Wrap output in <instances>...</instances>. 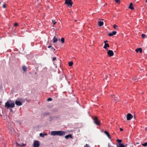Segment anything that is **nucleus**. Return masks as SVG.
<instances>
[{
	"label": "nucleus",
	"mask_w": 147,
	"mask_h": 147,
	"mask_svg": "<svg viewBox=\"0 0 147 147\" xmlns=\"http://www.w3.org/2000/svg\"><path fill=\"white\" fill-rule=\"evenodd\" d=\"M20 100L22 101L23 102H24V101H24V100H21V99H20Z\"/></svg>",
	"instance_id": "obj_39"
},
{
	"label": "nucleus",
	"mask_w": 147,
	"mask_h": 147,
	"mask_svg": "<svg viewBox=\"0 0 147 147\" xmlns=\"http://www.w3.org/2000/svg\"><path fill=\"white\" fill-rule=\"evenodd\" d=\"M104 23L102 21H99L98 22V26L100 27L102 26L103 25Z\"/></svg>",
	"instance_id": "obj_16"
},
{
	"label": "nucleus",
	"mask_w": 147,
	"mask_h": 147,
	"mask_svg": "<svg viewBox=\"0 0 147 147\" xmlns=\"http://www.w3.org/2000/svg\"><path fill=\"white\" fill-rule=\"evenodd\" d=\"M26 145V144H24L23 143H22L21 144H20L19 145V146H25Z\"/></svg>",
	"instance_id": "obj_25"
},
{
	"label": "nucleus",
	"mask_w": 147,
	"mask_h": 147,
	"mask_svg": "<svg viewBox=\"0 0 147 147\" xmlns=\"http://www.w3.org/2000/svg\"><path fill=\"white\" fill-rule=\"evenodd\" d=\"M142 145L144 146H147V142L145 143L144 144H142Z\"/></svg>",
	"instance_id": "obj_28"
},
{
	"label": "nucleus",
	"mask_w": 147,
	"mask_h": 147,
	"mask_svg": "<svg viewBox=\"0 0 147 147\" xmlns=\"http://www.w3.org/2000/svg\"><path fill=\"white\" fill-rule=\"evenodd\" d=\"M51 134L53 136H58V131H52L51 132Z\"/></svg>",
	"instance_id": "obj_9"
},
{
	"label": "nucleus",
	"mask_w": 147,
	"mask_h": 147,
	"mask_svg": "<svg viewBox=\"0 0 147 147\" xmlns=\"http://www.w3.org/2000/svg\"><path fill=\"white\" fill-rule=\"evenodd\" d=\"M73 64V63L72 61H70L69 62L68 64L69 66H72Z\"/></svg>",
	"instance_id": "obj_21"
},
{
	"label": "nucleus",
	"mask_w": 147,
	"mask_h": 147,
	"mask_svg": "<svg viewBox=\"0 0 147 147\" xmlns=\"http://www.w3.org/2000/svg\"><path fill=\"white\" fill-rule=\"evenodd\" d=\"M120 0H115V1L117 3H118L119 2Z\"/></svg>",
	"instance_id": "obj_34"
},
{
	"label": "nucleus",
	"mask_w": 147,
	"mask_h": 147,
	"mask_svg": "<svg viewBox=\"0 0 147 147\" xmlns=\"http://www.w3.org/2000/svg\"><path fill=\"white\" fill-rule=\"evenodd\" d=\"M3 8H5L6 7V6L5 4H4L3 5Z\"/></svg>",
	"instance_id": "obj_32"
},
{
	"label": "nucleus",
	"mask_w": 147,
	"mask_h": 147,
	"mask_svg": "<svg viewBox=\"0 0 147 147\" xmlns=\"http://www.w3.org/2000/svg\"><path fill=\"white\" fill-rule=\"evenodd\" d=\"M65 138L66 139H68L69 138H72V136L71 134L67 135L65 136Z\"/></svg>",
	"instance_id": "obj_19"
},
{
	"label": "nucleus",
	"mask_w": 147,
	"mask_h": 147,
	"mask_svg": "<svg viewBox=\"0 0 147 147\" xmlns=\"http://www.w3.org/2000/svg\"><path fill=\"white\" fill-rule=\"evenodd\" d=\"M116 33L117 32L116 31H113L111 33H109L108 34V35L110 36H111L116 34Z\"/></svg>",
	"instance_id": "obj_11"
},
{
	"label": "nucleus",
	"mask_w": 147,
	"mask_h": 147,
	"mask_svg": "<svg viewBox=\"0 0 147 147\" xmlns=\"http://www.w3.org/2000/svg\"><path fill=\"white\" fill-rule=\"evenodd\" d=\"M84 147H90V146L88 144H86L84 145Z\"/></svg>",
	"instance_id": "obj_29"
},
{
	"label": "nucleus",
	"mask_w": 147,
	"mask_h": 147,
	"mask_svg": "<svg viewBox=\"0 0 147 147\" xmlns=\"http://www.w3.org/2000/svg\"><path fill=\"white\" fill-rule=\"evenodd\" d=\"M133 117V116L130 113H128L127 115V120H130Z\"/></svg>",
	"instance_id": "obj_7"
},
{
	"label": "nucleus",
	"mask_w": 147,
	"mask_h": 147,
	"mask_svg": "<svg viewBox=\"0 0 147 147\" xmlns=\"http://www.w3.org/2000/svg\"><path fill=\"white\" fill-rule=\"evenodd\" d=\"M120 131H122L123 130V129L121 128H120Z\"/></svg>",
	"instance_id": "obj_37"
},
{
	"label": "nucleus",
	"mask_w": 147,
	"mask_h": 147,
	"mask_svg": "<svg viewBox=\"0 0 147 147\" xmlns=\"http://www.w3.org/2000/svg\"><path fill=\"white\" fill-rule=\"evenodd\" d=\"M47 134L45 133L43 134L41 133L40 134V136L42 137H44L45 136H47Z\"/></svg>",
	"instance_id": "obj_20"
},
{
	"label": "nucleus",
	"mask_w": 147,
	"mask_h": 147,
	"mask_svg": "<svg viewBox=\"0 0 147 147\" xmlns=\"http://www.w3.org/2000/svg\"><path fill=\"white\" fill-rule=\"evenodd\" d=\"M108 42V41H107V40H106V41H104V42L105 43H106V42Z\"/></svg>",
	"instance_id": "obj_36"
},
{
	"label": "nucleus",
	"mask_w": 147,
	"mask_h": 147,
	"mask_svg": "<svg viewBox=\"0 0 147 147\" xmlns=\"http://www.w3.org/2000/svg\"><path fill=\"white\" fill-rule=\"evenodd\" d=\"M139 144V143H136V144Z\"/></svg>",
	"instance_id": "obj_41"
},
{
	"label": "nucleus",
	"mask_w": 147,
	"mask_h": 147,
	"mask_svg": "<svg viewBox=\"0 0 147 147\" xmlns=\"http://www.w3.org/2000/svg\"><path fill=\"white\" fill-rule=\"evenodd\" d=\"M129 8L133 10L134 9V7L132 5V3H131L129 7Z\"/></svg>",
	"instance_id": "obj_15"
},
{
	"label": "nucleus",
	"mask_w": 147,
	"mask_h": 147,
	"mask_svg": "<svg viewBox=\"0 0 147 147\" xmlns=\"http://www.w3.org/2000/svg\"><path fill=\"white\" fill-rule=\"evenodd\" d=\"M18 24L17 23H16L14 24V26H15L16 27L18 26Z\"/></svg>",
	"instance_id": "obj_33"
},
{
	"label": "nucleus",
	"mask_w": 147,
	"mask_h": 147,
	"mask_svg": "<svg viewBox=\"0 0 147 147\" xmlns=\"http://www.w3.org/2000/svg\"><path fill=\"white\" fill-rule=\"evenodd\" d=\"M16 104L18 106H20L22 105V102L16 100L15 101Z\"/></svg>",
	"instance_id": "obj_8"
},
{
	"label": "nucleus",
	"mask_w": 147,
	"mask_h": 147,
	"mask_svg": "<svg viewBox=\"0 0 147 147\" xmlns=\"http://www.w3.org/2000/svg\"><path fill=\"white\" fill-rule=\"evenodd\" d=\"M40 144L39 141H35L34 143V147H39Z\"/></svg>",
	"instance_id": "obj_6"
},
{
	"label": "nucleus",
	"mask_w": 147,
	"mask_h": 147,
	"mask_svg": "<svg viewBox=\"0 0 147 147\" xmlns=\"http://www.w3.org/2000/svg\"><path fill=\"white\" fill-rule=\"evenodd\" d=\"M56 59V58L55 57H53V60L54 61Z\"/></svg>",
	"instance_id": "obj_35"
},
{
	"label": "nucleus",
	"mask_w": 147,
	"mask_h": 147,
	"mask_svg": "<svg viewBox=\"0 0 147 147\" xmlns=\"http://www.w3.org/2000/svg\"><path fill=\"white\" fill-rule=\"evenodd\" d=\"M5 106L7 109L10 107L13 108L15 106V103L13 102H7L5 103Z\"/></svg>",
	"instance_id": "obj_1"
},
{
	"label": "nucleus",
	"mask_w": 147,
	"mask_h": 147,
	"mask_svg": "<svg viewBox=\"0 0 147 147\" xmlns=\"http://www.w3.org/2000/svg\"><path fill=\"white\" fill-rule=\"evenodd\" d=\"M146 2L147 3V0H146Z\"/></svg>",
	"instance_id": "obj_40"
},
{
	"label": "nucleus",
	"mask_w": 147,
	"mask_h": 147,
	"mask_svg": "<svg viewBox=\"0 0 147 147\" xmlns=\"http://www.w3.org/2000/svg\"><path fill=\"white\" fill-rule=\"evenodd\" d=\"M111 96L112 98H114V95H112Z\"/></svg>",
	"instance_id": "obj_38"
},
{
	"label": "nucleus",
	"mask_w": 147,
	"mask_h": 147,
	"mask_svg": "<svg viewBox=\"0 0 147 147\" xmlns=\"http://www.w3.org/2000/svg\"><path fill=\"white\" fill-rule=\"evenodd\" d=\"M65 132L63 131H58V136H62L64 135Z\"/></svg>",
	"instance_id": "obj_5"
},
{
	"label": "nucleus",
	"mask_w": 147,
	"mask_h": 147,
	"mask_svg": "<svg viewBox=\"0 0 147 147\" xmlns=\"http://www.w3.org/2000/svg\"><path fill=\"white\" fill-rule=\"evenodd\" d=\"M117 141L119 143V144H121L120 143L122 142V140H121L117 139Z\"/></svg>",
	"instance_id": "obj_22"
},
{
	"label": "nucleus",
	"mask_w": 147,
	"mask_h": 147,
	"mask_svg": "<svg viewBox=\"0 0 147 147\" xmlns=\"http://www.w3.org/2000/svg\"><path fill=\"white\" fill-rule=\"evenodd\" d=\"M113 27L115 29H117V28L118 26L116 24H114L113 25Z\"/></svg>",
	"instance_id": "obj_23"
},
{
	"label": "nucleus",
	"mask_w": 147,
	"mask_h": 147,
	"mask_svg": "<svg viewBox=\"0 0 147 147\" xmlns=\"http://www.w3.org/2000/svg\"><path fill=\"white\" fill-rule=\"evenodd\" d=\"M61 42L62 43L64 42L65 41V39L64 38H62L61 40Z\"/></svg>",
	"instance_id": "obj_24"
},
{
	"label": "nucleus",
	"mask_w": 147,
	"mask_h": 147,
	"mask_svg": "<svg viewBox=\"0 0 147 147\" xmlns=\"http://www.w3.org/2000/svg\"><path fill=\"white\" fill-rule=\"evenodd\" d=\"M94 123L97 125H100V122L98 120L97 117L95 116L93 118Z\"/></svg>",
	"instance_id": "obj_3"
},
{
	"label": "nucleus",
	"mask_w": 147,
	"mask_h": 147,
	"mask_svg": "<svg viewBox=\"0 0 147 147\" xmlns=\"http://www.w3.org/2000/svg\"><path fill=\"white\" fill-rule=\"evenodd\" d=\"M127 144H125L124 145L122 144H119L117 145V147H125V146H127Z\"/></svg>",
	"instance_id": "obj_12"
},
{
	"label": "nucleus",
	"mask_w": 147,
	"mask_h": 147,
	"mask_svg": "<svg viewBox=\"0 0 147 147\" xmlns=\"http://www.w3.org/2000/svg\"><path fill=\"white\" fill-rule=\"evenodd\" d=\"M146 35L144 34H142L141 35V36L142 38H145Z\"/></svg>",
	"instance_id": "obj_27"
},
{
	"label": "nucleus",
	"mask_w": 147,
	"mask_h": 147,
	"mask_svg": "<svg viewBox=\"0 0 147 147\" xmlns=\"http://www.w3.org/2000/svg\"><path fill=\"white\" fill-rule=\"evenodd\" d=\"M52 21L54 25H55L56 24V22L55 21L53 20H52Z\"/></svg>",
	"instance_id": "obj_31"
},
{
	"label": "nucleus",
	"mask_w": 147,
	"mask_h": 147,
	"mask_svg": "<svg viewBox=\"0 0 147 147\" xmlns=\"http://www.w3.org/2000/svg\"><path fill=\"white\" fill-rule=\"evenodd\" d=\"M107 51V54L109 57H111L113 55L114 53L111 50H108Z\"/></svg>",
	"instance_id": "obj_4"
},
{
	"label": "nucleus",
	"mask_w": 147,
	"mask_h": 147,
	"mask_svg": "<svg viewBox=\"0 0 147 147\" xmlns=\"http://www.w3.org/2000/svg\"><path fill=\"white\" fill-rule=\"evenodd\" d=\"M104 133L106 135H107V136L109 138L111 139L110 135L108 131H104Z\"/></svg>",
	"instance_id": "obj_13"
},
{
	"label": "nucleus",
	"mask_w": 147,
	"mask_h": 147,
	"mask_svg": "<svg viewBox=\"0 0 147 147\" xmlns=\"http://www.w3.org/2000/svg\"><path fill=\"white\" fill-rule=\"evenodd\" d=\"M1 2H0V4H1Z\"/></svg>",
	"instance_id": "obj_42"
},
{
	"label": "nucleus",
	"mask_w": 147,
	"mask_h": 147,
	"mask_svg": "<svg viewBox=\"0 0 147 147\" xmlns=\"http://www.w3.org/2000/svg\"><path fill=\"white\" fill-rule=\"evenodd\" d=\"M52 100V99L51 98H49L47 99L48 101H51Z\"/></svg>",
	"instance_id": "obj_30"
},
{
	"label": "nucleus",
	"mask_w": 147,
	"mask_h": 147,
	"mask_svg": "<svg viewBox=\"0 0 147 147\" xmlns=\"http://www.w3.org/2000/svg\"><path fill=\"white\" fill-rule=\"evenodd\" d=\"M109 47V45L108 43H105L104 46L103 47V48L107 51H108L107 47Z\"/></svg>",
	"instance_id": "obj_10"
},
{
	"label": "nucleus",
	"mask_w": 147,
	"mask_h": 147,
	"mask_svg": "<svg viewBox=\"0 0 147 147\" xmlns=\"http://www.w3.org/2000/svg\"><path fill=\"white\" fill-rule=\"evenodd\" d=\"M48 48H51V49H53V50H55V49L53 47H52V46L51 45H50V46H49L48 47Z\"/></svg>",
	"instance_id": "obj_26"
},
{
	"label": "nucleus",
	"mask_w": 147,
	"mask_h": 147,
	"mask_svg": "<svg viewBox=\"0 0 147 147\" xmlns=\"http://www.w3.org/2000/svg\"><path fill=\"white\" fill-rule=\"evenodd\" d=\"M53 42L54 43H55L57 41V39L56 36H55L53 38Z\"/></svg>",
	"instance_id": "obj_17"
},
{
	"label": "nucleus",
	"mask_w": 147,
	"mask_h": 147,
	"mask_svg": "<svg viewBox=\"0 0 147 147\" xmlns=\"http://www.w3.org/2000/svg\"><path fill=\"white\" fill-rule=\"evenodd\" d=\"M65 3L69 7H72L73 4L71 0H65Z\"/></svg>",
	"instance_id": "obj_2"
},
{
	"label": "nucleus",
	"mask_w": 147,
	"mask_h": 147,
	"mask_svg": "<svg viewBox=\"0 0 147 147\" xmlns=\"http://www.w3.org/2000/svg\"><path fill=\"white\" fill-rule=\"evenodd\" d=\"M23 70L25 72L27 71V67L25 66H23L22 67Z\"/></svg>",
	"instance_id": "obj_18"
},
{
	"label": "nucleus",
	"mask_w": 147,
	"mask_h": 147,
	"mask_svg": "<svg viewBox=\"0 0 147 147\" xmlns=\"http://www.w3.org/2000/svg\"><path fill=\"white\" fill-rule=\"evenodd\" d=\"M136 52L137 53L140 52L141 53L142 52V49L140 48H138L136 50Z\"/></svg>",
	"instance_id": "obj_14"
}]
</instances>
